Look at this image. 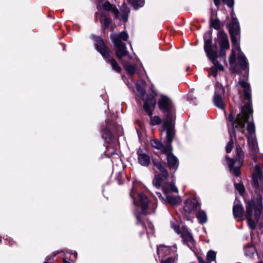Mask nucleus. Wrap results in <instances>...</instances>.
<instances>
[{
	"mask_svg": "<svg viewBox=\"0 0 263 263\" xmlns=\"http://www.w3.org/2000/svg\"><path fill=\"white\" fill-rule=\"evenodd\" d=\"M136 86L137 90L138 92V93H139V95L142 97H144V96L145 95V90H144V89H143V88H142L138 83L136 84Z\"/></svg>",
	"mask_w": 263,
	"mask_h": 263,
	"instance_id": "obj_39",
	"label": "nucleus"
},
{
	"mask_svg": "<svg viewBox=\"0 0 263 263\" xmlns=\"http://www.w3.org/2000/svg\"><path fill=\"white\" fill-rule=\"evenodd\" d=\"M100 22L105 28H107L109 26L111 22V19L107 17H104L103 20H100Z\"/></svg>",
	"mask_w": 263,
	"mask_h": 263,
	"instance_id": "obj_38",
	"label": "nucleus"
},
{
	"mask_svg": "<svg viewBox=\"0 0 263 263\" xmlns=\"http://www.w3.org/2000/svg\"><path fill=\"white\" fill-rule=\"evenodd\" d=\"M204 263H211V261H205Z\"/></svg>",
	"mask_w": 263,
	"mask_h": 263,
	"instance_id": "obj_54",
	"label": "nucleus"
},
{
	"mask_svg": "<svg viewBox=\"0 0 263 263\" xmlns=\"http://www.w3.org/2000/svg\"><path fill=\"white\" fill-rule=\"evenodd\" d=\"M176 246H173L172 247L165 246L164 245H160L157 248V253L159 257H163L164 256L171 255L175 257L178 256Z\"/></svg>",
	"mask_w": 263,
	"mask_h": 263,
	"instance_id": "obj_13",
	"label": "nucleus"
},
{
	"mask_svg": "<svg viewBox=\"0 0 263 263\" xmlns=\"http://www.w3.org/2000/svg\"><path fill=\"white\" fill-rule=\"evenodd\" d=\"M239 84L243 89L245 98L250 101L251 98L250 85L246 82L242 81L239 82ZM252 109L250 102L241 107V112L237 115L235 121H234V116L230 114L228 117V120L232 124L233 134L235 136V129H237L243 134H245V124L248 121L249 114H252Z\"/></svg>",
	"mask_w": 263,
	"mask_h": 263,
	"instance_id": "obj_1",
	"label": "nucleus"
},
{
	"mask_svg": "<svg viewBox=\"0 0 263 263\" xmlns=\"http://www.w3.org/2000/svg\"><path fill=\"white\" fill-rule=\"evenodd\" d=\"M63 262H64V263H70V262L68 261V260H66V258H63Z\"/></svg>",
	"mask_w": 263,
	"mask_h": 263,
	"instance_id": "obj_51",
	"label": "nucleus"
},
{
	"mask_svg": "<svg viewBox=\"0 0 263 263\" xmlns=\"http://www.w3.org/2000/svg\"><path fill=\"white\" fill-rule=\"evenodd\" d=\"M177 259V257L171 256L165 259H162L160 263H176Z\"/></svg>",
	"mask_w": 263,
	"mask_h": 263,
	"instance_id": "obj_37",
	"label": "nucleus"
},
{
	"mask_svg": "<svg viewBox=\"0 0 263 263\" xmlns=\"http://www.w3.org/2000/svg\"><path fill=\"white\" fill-rule=\"evenodd\" d=\"M252 177L253 187L256 189H259V184L262 183L263 180V174L259 165H255V172L253 173Z\"/></svg>",
	"mask_w": 263,
	"mask_h": 263,
	"instance_id": "obj_17",
	"label": "nucleus"
},
{
	"mask_svg": "<svg viewBox=\"0 0 263 263\" xmlns=\"http://www.w3.org/2000/svg\"><path fill=\"white\" fill-rule=\"evenodd\" d=\"M166 158L168 166L171 171L175 173L179 165V160L178 158L174 155H168Z\"/></svg>",
	"mask_w": 263,
	"mask_h": 263,
	"instance_id": "obj_21",
	"label": "nucleus"
},
{
	"mask_svg": "<svg viewBox=\"0 0 263 263\" xmlns=\"http://www.w3.org/2000/svg\"><path fill=\"white\" fill-rule=\"evenodd\" d=\"M128 2L133 5L136 10L143 7L145 3L144 0H128Z\"/></svg>",
	"mask_w": 263,
	"mask_h": 263,
	"instance_id": "obj_28",
	"label": "nucleus"
},
{
	"mask_svg": "<svg viewBox=\"0 0 263 263\" xmlns=\"http://www.w3.org/2000/svg\"><path fill=\"white\" fill-rule=\"evenodd\" d=\"M229 30L230 33L239 34L240 28L239 23L237 18L234 17L232 18V21L229 24Z\"/></svg>",
	"mask_w": 263,
	"mask_h": 263,
	"instance_id": "obj_24",
	"label": "nucleus"
},
{
	"mask_svg": "<svg viewBox=\"0 0 263 263\" xmlns=\"http://www.w3.org/2000/svg\"><path fill=\"white\" fill-rule=\"evenodd\" d=\"M198 260L200 263H204L205 262V261H204L203 259L200 257H198Z\"/></svg>",
	"mask_w": 263,
	"mask_h": 263,
	"instance_id": "obj_49",
	"label": "nucleus"
},
{
	"mask_svg": "<svg viewBox=\"0 0 263 263\" xmlns=\"http://www.w3.org/2000/svg\"><path fill=\"white\" fill-rule=\"evenodd\" d=\"M198 206L199 203L196 199H189L186 201L184 211L190 213L196 209Z\"/></svg>",
	"mask_w": 263,
	"mask_h": 263,
	"instance_id": "obj_22",
	"label": "nucleus"
},
{
	"mask_svg": "<svg viewBox=\"0 0 263 263\" xmlns=\"http://www.w3.org/2000/svg\"><path fill=\"white\" fill-rule=\"evenodd\" d=\"M224 89L221 86H217L216 88L215 95L213 98L215 106L220 109L224 108V105L222 95L224 93Z\"/></svg>",
	"mask_w": 263,
	"mask_h": 263,
	"instance_id": "obj_15",
	"label": "nucleus"
},
{
	"mask_svg": "<svg viewBox=\"0 0 263 263\" xmlns=\"http://www.w3.org/2000/svg\"><path fill=\"white\" fill-rule=\"evenodd\" d=\"M171 224L172 228L174 230L175 232L177 234H180L181 231V229H180L179 226L174 222H172Z\"/></svg>",
	"mask_w": 263,
	"mask_h": 263,
	"instance_id": "obj_40",
	"label": "nucleus"
},
{
	"mask_svg": "<svg viewBox=\"0 0 263 263\" xmlns=\"http://www.w3.org/2000/svg\"><path fill=\"white\" fill-rule=\"evenodd\" d=\"M159 109L164 116V121L175 119V109L172 101L167 97L162 95L158 101Z\"/></svg>",
	"mask_w": 263,
	"mask_h": 263,
	"instance_id": "obj_5",
	"label": "nucleus"
},
{
	"mask_svg": "<svg viewBox=\"0 0 263 263\" xmlns=\"http://www.w3.org/2000/svg\"><path fill=\"white\" fill-rule=\"evenodd\" d=\"M138 160L139 163L144 166H147L150 163V158L149 156L144 153H139L138 152Z\"/></svg>",
	"mask_w": 263,
	"mask_h": 263,
	"instance_id": "obj_25",
	"label": "nucleus"
},
{
	"mask_svg": "<svg viewBox=\"0 0 263 263\" xmlns=\"http://www.w3.org/2000/svg\"><path fill=\"white\" fill-rule=\"evenodd\" d=\"M148 228L150 230V231H147V234H149V233H153V226L152 224H149L148 226Z\"/></svg>",
	"mask_w": 263,
	"mask_h": 263,
	"instance_id": "obj_46",
	"label": "nucleus"
},
{
	"mask_svg": "<svg viewBox=\"0 0 263 263\" xmlns=\"http://www.w3.org/2000/svg\"><path fill=\"white\" fill-rule=\"evenodd\" d=\"M59 252H54L51 256H48L46 257V260L44 262V263H49L48 260H50L51 259L53 258L57 254H58Z\"/></svg>",
	"mask_w": 263,
	"mask_h": 263,
	"instance_id": "obj_45",
	"label": "nucleus"
},
{
	"mask_svg": "<svg viewBox=\"0 0 263 263\" xmlns=\"http://www.w3.org/2000/svg\"><path fill=\"white\" fill-rule=\"evenodd\" d=\"M262 209V197L260 195L257 197L256 201H249L246 204L245 216L248 224L252 230H254L256 228L255 221L259 220Z\"/></svg>",
	"mask_w": 263,
	"mask_h": 263,
	"instance_id": "obj_2",
	"label": "nucleus"
},
{
	"mask_svg": "<svg viewBox=\"0 0 263 263\" xmlns=\"http://www.w3.org/2000/svg\"><path fill=\"white\" fill-rule=\"evenodd\" d=\"M130 196H131V197H132V198H133V199L134 198V191H133V190H132V191L131 192V193H130Z\"/></svg>",
	"mask_w": 263,
	"mask_h": 263,
	"instance_id": "obj_50",
	"label": "nucleus"
},
{
	"mask_svg": "<svg viewBox=\"0 0 263 263\" xmlns=\"http://www.w3.org/2000/svg\"><path fill=\"white\" fill-rule=\"evenodd\" d=\"M179 234H180L184 243L192 249L194 247L195 241L188 229L186 227H182Z\"/></svg>",
	"mask_w": 263,
	"mask_h": 263,
	"instance_id": "obj_14",
	"label": "nucleus"
},
{
	"mask_svg": "<svg viewBox=\"0 0 263 263\" xmlns=\"http://www.w3.org/2000/svg\"><path fill=\"white\" fill-rule=\"evenodd\" d=\"M152 162L161 173L160 174H156L153 181V185L156 188H159L161 185L165 184L168 180V173L165 167L157 159L153 158Z\"/></svg>",
	"mask_w": 263,
	"mask_h": 263,
	"instance_id": "obj_7",
	"label": "nucleus"
},
{
	"mask_svg": "<svg viewBox=\"0 0 263 263\" xmlns=\"http://www.w3.org/2000/svg\"><path fill=\"white\" fill-rule=\"evenodd\" d=\"M255 251V249L253 246L246 247L245 249L246 255L250 257H252L253 256Z\"/></svg>",
	"mask_w": 263,
	"mask_h": 263,
	"instance_id": "obj_32",
	"label": "nucleus"
},
{
	"mask_svg": "<svg viewBox=\"0 0 263 263\" xmlns=\"http://www.w3.org/2000/svg\"><path fill=\"white\" fill-rule=\"evenodd\" d=\"M236 189L240 193L242 194L245 191V187L241 183H235V184Z\"/></svg>",
	"mask_w": 263,
	"mask_h": 263,
	"instance_id": "obj_41",
	"label": "nucleus"
},
{
	"mask_svg": "<svg viewBox=\"0 0 263 263\" xmlns=\"http://www.w3.org/2000/svg\"><path fill=\"white\" fill-rule=\"evenodd\" d=\"M114 126L113 124L109 120H107L106 122V126L102 128V137L108 143V145L106 146V151L105 152V155L110 157L111 156L116 154V150L114 148L111 147V144L114 142L115 139L110 132V129Z\"/></svg>",
	"mask_w": 263,
	"mask_h": 263,
	"instance_id": "obj_9",
	"label": "nucleus"
},
{
	"mask_svg": "<svg viewBox=\"0 0 263 263\" xmlns=\"http://www.w3.org/2000/svg\"><path fill=\"white\" fill-rule=\"evenodd\" d=\"M144 110L151 116L149 123L152 126L159 125L162 122V119L158 116H152L153 111L156 105V100L153 95H148L144 99Z\"/></svg>",
	"mask_w": 263,
	"mask_h": 263,
	"instance_id": "obj_6",
	"label": "nucleus"
},
{
	"mask_svg": "<svg viewBox=\"0 0 263 263\" xmlns=\"http://www.w3.org/2000/svg\"><path fill=\"white\" fill-rule=\"evenodd\" d=\"M140 200V204L138 208L141 209L140 213L141 214L146 215L147 214V209L148 208L149 201L147 197L144 194L140 193L138 194Z\"/></svg>",
	"mask_w": 263,
	"mask_h": 263,
	"instance_id": "obj_20",
	"label": "nucleus"
},
{
	"mask_svg": "<svg viewBox=\"0 0 263 263\" xmlns=\"http://www.w3.org/2000/svg\"><path fill=\"white\" fill-rule=\"evenodd\" d=\"M175 120H166L163 123V128L166 130V139L167 142L171 143L174 138V130L173 128V122Z\"/></svg>",
	"mask_w": 263,
	"mask_h": 263,
	"instance_id": "obj_16",
	"label": "nucleus"
},
{
	"mask_svg": "<svg viewBox=\"0 0 263 263\" xmlns=\"http://www.w3.org/2000/svg\"><path fill=\"white\" fill-rule=\"evenodd\" d=\"M190 95H189V96H188V97H187V99H190Z\"/></svg>",
	"mask_w": 263,
	"mask_h": 263,
	"instance_id": "obj_55",
	"label": "nucleus"
},
{
	"mask_svg": "<svg viewBox=\"0 0 263 263\" xmlns=\"http://www.w3.org/2000/svg\"><path fill=\"white\" fill-rule=\"evenodd\" d=\"M216 252L213 250L208 251L206 254V261H212L215 259Z\"/></svg>",
	"mask_w": 263,
	"mask_h": 263,
	"instance_id": "obj_34",
	"label": "nucleus"
},
{
	"mask_svg": "<svg viewBox=\"0 0 263 263\" xmlns=\"http://www.w3.org/2000/svg\"><path fill=\"white\" fill-rule=\"evenodd\" d=\"M238 52V62L241 68L248 73L249 71L248 63L247 59L244 54L241 51Z\"/></svg>",
	"mask_w": 263,
	"mask_h": 263,
	"instance_id": "obj_23",
	"label": "nucleus"
},
{
	"mask_svg": "<svg viewBox=\"0 0 263 263\" xmlns=\"http://www.w3.org/2000/svg\"><path fill=\"white\" fill-rule=\"evenodd\" d=\"M110 37L114 44L117 57L119 59H121L123 57L127 56L129 60H131L132 57L128 54L126 45L123 42L127 40L128 38L127 33L123 31L119 34H112Z\"/></svg>",
	"mask_w": 263,
	"mask_h": 263,
	"instance_id": "obj_3",
	"label": "nucleus"
},
{
	"mask_svg": "<svg viewBox=\"0 0 263 263\" xmlns=\"http://www.w3.org/2000/svg\"><path fill=\"white\" fill-rule=\"evenodd\" d=\"M204 263H211V261H205Z\"/></svg>",
	"mask_w": 263,
	"mask_h": 263,
	"instance_id": "obj_53",
	"label": "nucleus"
},
{
	"mask_svg": "<svg viewBox=\"0 0 263 263\" xmlns=\"http://www.w3.org/2000/svg\"><path fill=\"white\" fill-rule=\"evenodd\" d=\"M211 25L215 29L218 30L220 28V22L218 19L212 20L211 22Z\"/></svg>",
	"mask_w": 263,
	"mask_h": 263,
	"instance_id": "obj_36",
	"label": "nucleus"
},
{
	"mask_svg": "<svg viewBox=\"0 0 263 263\" xmlns=\"http://www.w3.org/2000/svg\"><path fill=\"white\" fill-rule=\"evenodd\" d=\"M237 159L234 160L226 157L227 163L230 169V171L236 176L238 177L240 174V168L242 165L244 153L241 147L237 145L236 146Z\"/></svg>",
	"mask_w": 263,
	"mask_h": 263,
	"instance_id": "obj_10",
	"label": "nucleus"
},
{
	"mask_svg": "<svg viewBox=\"0 0 263 263\" xmlns=\"http://www.w3.org/2000/svg\"><path fill=\"white\" fill-rule=\"evenodd\" d=\"M103 8L104 10L112 12L116 18L123 20L124 22H127L128 20V13L130 10L125 3L122 5L120 9V13L115 6L111 5L108 2H106L103 5Z\"/></svg>",
	"mask_w": 263,
	"mask_h": 263,
	"instance_id": "obj_11",
	"label": "nucleus"
},
{
	"mask_svg": "<svg viewBox=\"0 0 263 263\" xmlns=\"http://www.w3.org/2000/svg\"><path fill=\"white\" fill-rule=\"evenodd\" d=\"M161 149H162V153L165 154L166 156V157H167L168 155H173L172 153V146L171 143L170 144V143H167V145L164 147L162 146V148Z\"/></svg>",
	"mask_w": 263,
	"mask_h": 263,
	"instance_id": "obj_31",
	"label": "nucleus"
},
{
	"mask_svg": "<svg viewBox=\"0 0 263 263\" xmlns=\"http://www.w3.org/2000/svg\"><path fill=\"white\" fill-rule=\"evenodd\" d=\"M244 210L243 207L238 204H234L233 208V212L234 217H241L243 216Z\"/></svg>",
	"mask_w": 263,
	"mask_h": 263,
	"instance_id": "obj_26",
	"label": "nucleus"
},
{
	"mask_svg": "<svg viewBox=\"0 0 263 263\" xmlns=\"http://www.w3.org/2000/svg\"><path fill=\"white\" fill-rule=\"evenodd\" d=\"M138 211L135 212V215L137 218V223H141L142 226L144 227V224L142 222L141 216L139 213H138Z\"/></svg>",
	"mask_w": 263,
	"mask_h": 263,
	"instance_id": "obj_43",
	"label": "nucleus"
},
{
	"mask_svg": "<svg viewBox=\"0 0 263 263\" xmlns=\"http://www.w3.org/2000/svg\"><path fill=\"white\" fill-rule=\"evenodd\" d=\"M247 132L249 134L248 136V144L249 148L254 153L258 152L257 142L255 137V125L253 121L248 122Z\"/></svg>",
	"mask_w": 263,
	"mask_h": 263,
	"instance_id": "obj_12",
	"label": "nucleus"
},
{
	"mask_svg": "<svg viewBox=\"0 0 263 263\" xmlns=\"http://www.w3.org/2000/svg\"><path fill=\"white\" fill-rule=\"evenodd\" d=\"M93 40L95 41V46L96 49L101 54L102 57L106 59L111 66L112 68L117 72H120L121 68L119 65L116 60L112 58L111 51L105 45L103 40L100 36H93Z\"/></svg>",
	"mask_w": 263,
	"mask_h": 263,
	"instance_id": "obj_4",
	"label": "nucleus"
},
{
	"mask_svg": "<svg viewBox=\"0 0 263 263\" xmlns=\"http://www.w3.org/2000/svg\"><path fill=\"white\" fill-rule=\"evenodd\" d=\"M122 65L126 70L127 72L130 74H133L136 71V67L134 65H129L125 60L122 61Z\"/></svg>",
	"mask_w": 263,
	"mask_h": 263,
	"instance_id": "obj_27",
	"label": "nucleus"
},
{
	"mask_svg": "<svg viewBox=\"0 0 263 263\" xmlns=\"http://www.w3.org/2000/svg\"><path fill=\"white\" fill-rule=\"evenodd\" d=\"M163 192L167 200L168 201V202L169 203H170L171 204H172L173 205H175L177 203V202H178L177 199L175 197L168 196V193L167 192V191H166L165 187L164 186H163Z\"/></svg>",
	"mask_w": 263,
	"mask_h": 263,
	"instance_id": "obj_30",
	"label": "nucleus"
},
{
	"mask_svg": "<svg viewBox=\"0 0 263 263\" xmlns=\"http://www.w3.org/2000/svg\"><path fill=\"white\" fill-rule=\"evenodd\" d=\"M156 194H157V196H158V197L159 198V199H160L162 201H164V198H163V197L162 196V195H161V194L160 192H156Z\"/></svg>",
	"mask_w": 263,
	"mask_h": 263,
	"instance_id": "obj_47",
	"label": "nucleus"
},
{
	"mask_svg": "<svg viewBox=\"0 0 263 263\" xmlns=\"http://www.w3.org/2000/svg\"><path fill=\"white\" fill-rule=\"evenodd\" d=\"M257 263H263L262 261H259V262H258Z\"/></svg>",
	"mask_w": 263,
	"mask_h": 263,
	"instance_id": "obj_56",
	"label": "nucleus"
},
{
	"mask_svg": "<svg viewBox=\"0 0 263 263\" xmlns=\"http://www.w3.org/2000/svg\"><path fill=\"white\" fill-rule=\"evenodd\" d=\"M217 39L219 40L220 48L221 51L229 49L230 44L228 35L223 31H219L217 34Z\"/></svg>",
	"mask_w": 263,
	"mask_h": 263,
	"instance_id": "obj_19",
	"label": "nucleus"
},
{
	"mask_svg": "<svg viewBox=\"0 0 263 263\" xmlns=\"http://www.w3.org/2000/svg\"><path fill=\"white\" fill-rule=\"evenodd\" d=\"M214 2L215 5L218 7L220 4V0H214Z\"/></svg>",
	"mask_w": 263,
	"mask_h": 263,
	"instance_id": "obj_48",
	"label": "nucleus"
},
{
	"mask_svg": "<svg viewBox=\"0 0 263 263\" xmlns=\"http://www.w3.org/2000/svg\"><path fill=\"white\" fill-rule=\"evenodd\" d=\"M204 49L208 58L213 64V70H223V66L217 61L218 57L217 47L215 46L214 47L212 46V40L211 39L204 40Z\"/></svg>",
	"mask_w": 263,
	"mask_h": 263,
	"instance_id": "obj_8",
	"label": "nucleus"
},
{
	"mask_svg": "<svg viewBox=\"0 0 263 263\" xmlns=\"http://www.w3.org/2000/svg\"><path fill=\"white\" fill-rule=\"evenodd\" d=\"M231 36V41L233 45V49L232 50L231 54L229 58V62L230 64H234L236 60L235 51H240V47L237 43V40L236 37L238 34L230 33Z\"/></svg>",
	"mask_w": 263,
	"mask_h": 263,
	"instance_id": "obj_18",
	"label": "nucleus"
},
{
	"mask_svg": "<svg viewBox=\"0 0 263 263\" xmlns=\"http://www.w3.org/2000/svg\"><path fill=\"white\" fill-rule=\"evenodd\" d=\"M223 3L230 8L234 5V0H223Z\"/></svg>",
	"mask_w": 263,
	"mask_h": 263,
	"instance_id": "obj_44",
	"label": "nucleus"
},
{
	"mask_svg": "<svg viewBox=\"0 0 263 263\" xmlns=\"http://www.w3.org/2000/svg\"><path fill=\"white\" fill-rule=\"evenodd\" d=\"M73 254V255H74V257L75 258H77V252H74Z\"/></svg>",
	"mask_w": 263,
	"mask_h": 263,
	"instance_id": "obj_52",
	"label": "nucleus"
},
{
	"mask_svg": "<svg viewBox=\"0 0 263 263\" xmlns=\"http://www.w3.org/2000/svg\"><path fill=\"white\" fill-rule=\"evenodd\" d=\"M152 146L157 149H161L162 148V144L157 140H152L151 141Z\"/></svg>",
	"mask_w": 263,
	"mask_h": 263,
	"instance_id": "obj_35",
	"label": "nucleus"
},
{
	"mask_svg": "<svg viewBox=\"0 0 263 263\" xmlns=\"http://www.w3.org/2000/svg\"><path fill=\"white\" fill-rule=\"evenodd\" d=\"M233 146V141L231 139L227 143L226 146V152L227 153H229L231 152Z\"/></svg>",
	"mask_w": 263,
	"mask_h": 263,
	"instance_id": "obj_42",
	"label": "nucleus"
},
{
	"mask_svg": "<svg viewBox=\"0 0 263 263\" xmlns=\"http://www.w3.org/2000/svg\"><path fill=\"white\" fill-rule=\"evenodd\" d=\"M197 218L200 223H205L207 221V216L205 212L199 211L197 213Z\"/></svg>",
	"mask_w": 263,
	"mask_h": 263,
	"instance_id": "obj_29",
	"label": "nucleus"
},
{
	"mask_svg": "<svg viewBox=\"0 0 263 263\" xmlns=\"http://www.w3.org/2000/svg\"><path fill=\"white\" fill-rule=\"evenodd\" d=\"M168 180L167 181L166 183L163 185H161V187L163 189V186L165 187L167 192L168 193V189L169 188L170 190H171L172 191L174 192H178V189L176 186H175L173 184L171 183L170 184H167Z\"/></svg>",
	"mask_w": 263,
	"mask_h": 263,
	"instance_id": "obj_33",
	"label": "nucleus"
}]
</instances>
